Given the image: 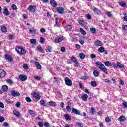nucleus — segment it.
I'll list each match as a JSON object with an SVG mask.
<instances>
[{"label": "nucleus", "mask_w": 127, "mask_h": 127, "mask_svg": "<svg viewBox=\"0 0 127 127\" xmlns=\"http://www.w3.org/2000/svg\"><path fill=\"white\" fill-rule=\"evenodd\" d=\"M95 64L97 67L99 68L101 71L103 72V73L106 75H108V69H107V68L106 66H105V65H104L102 62L98 61L95 63Z\"/></svg>", "instance_id": "1"}, {"label": "nucleus", "mask_w": 127, "mask_h": 127, "mask_svg": "<svg viewBox=\"0 0 127 127\" xmlns=\"http://www.w3.org/2000/svg\"><path fill=\"white\" fill-rule=\"evenodd\" d=\"M16 51L20 55H24L26 54V50L20 46H17Z\"/></svg>", "instance_id": "2"}, {"label": "nucleus", "mask_w": 127, "mask_h": 127, "mask_svg": "<svg viewBox=\"0 0 127 127\" xmlns=\"http://www.w3.org/2000/svg\"><path fill=\"white\" fill-rule=\"evenodd\" d=\"M64 81L65 82V84L67 86H68L69 87H70V86H72L73 85V82H72V80L69 78V77H66L64 79Z\"/></svg>", "instance_id": "3"}, {"label": "nucleus", "mask_w": 127, "mask_h": 127, "mask_svg": "<svg viewBox=\"0 0 127 127\" xmlns=\"http://www.w3.org/2000/svg\"><path fill=\"white\" fill-rule=\"evenodd\" d=\"M4 58L6 60H8V62H12V56H10V55H8L7 54H5Z\"/></svg>", "instance_id": "4"}, {"label": "nucleus", "mask_w": 127, "mask_h": 127, "mask_svg": "<svg viewBox=\"0 0 127 127\" xmlns=\"http://www.w3.org/2000/svg\"><path fill=\"white\" fill-rule=\"evenodd\" d=\"M71 60L72 61V62H74V63H75L77 67H79V62L77 61V58L76 57L74 56L71 57Z\"/></svg>", "instance_id": "5"}, {"label": "nucleus", "mask_w": 127, "mask_h": 127, "mask_svg": "<svg viewBox=\"0 0 127 127\" xmlns=\"http://www.w3.org/2000/svg\"><path fill=\"white\" fill-rule=\"evenodd\" d=\"M72 112L73 114H75V115H79L80 116H83V114L81 113L80 110L76 108H72Z\"/></svg>", "instance_id": "6"}, {"label": "nucleus", "mask_w": 127, "mask_h": 127, "mask_svg": "<svg viewBox=\"0 0 127 127\" xmlns=\"http://www.w3.org/2000/svg\"><path fill=\"white\" fill-rule=\"evenodd\" d=\"M19 79L22 82H24L27 80V76L26 75H24L23 74H21L19 76Z\"/></svg>", "instance_id": "7"}, {"label": "nucleus", "mask_w": 127, "mask_h": 127, "mask_svg": "<svg viewBox=\"0 0 127 127\" xmlns=\"http://www.w3.org/2000/svg\"><path fill=\"white\" fill-rule=\"evenodd\" d=\"M57 11L60 14H62V13H64V8L62 7H58L56 8Z\"/></svg>", "instance_id": "8"}, {"label": "nucleus", "mask_w": 127, "mask_h": 127, "mask_svg": "<svg viewBox=\"0 0 127 127\" xmlns=\"http://www.w3.org/2000/svg\"><path fill=\"white\" fill-rule=\"evenodd\" d=\"M6 76V72L2 69H0V78H4Z\"/></svg>", "instance_id": "9"}, {"label": "nucleus", "mask_w": 127, "mask_h": 127, "mask_svg": "<svg viewBox=\"0 0 127 127\" xmlns=\"http://www.w3.org/2000/svg\"><path fill=\"white\" fill-rule=\"evenodd\" d=\"M64 39V36H61L58 38V39H56L54 40V43H59V42H61L62 40Z\"/></svg>", "instance_id": "10"}, {"label": "nucleus", "mask_w": 127, "mask_h": 127, "mask_svg": "<svg viewBox=\"0 0 127 127\" xmlns=\"http://www.w3.org/2000/svg\"><path fill=\"white\" fill-rule=\"evenodd\" d=\"M93 11L96 14H97L98 15H100L102 14V11L100 10L98 8H96L95 7H93Z\"/></svg>", "instance_id": "11"}, {"label": "nucleus", "mask_w": 127, "mask_h": 127, "mask_svg": "<svg viewBox=\"0 0 127 127\" xmlns=\"http://www.w3.org/2000/svg\"><path fill=\"white\" fill-rule=\"evenodd\" d=\"M35 65H36V68L38 69V70H41L42 69V66L38 62H35Z\"/></svg>", "instance_id": "12"}, {"label": "nucleus", "mask_w": 127, "mask_h": 127, "mask_svg": "<svg viewBox=\"0 0 127 127\" xmlns=\"http://www.w3.org/2000/svg\"><path fill=\"white\" fill-rule=\"evenodd\" d=\"M94 45H96V46H103V43L101 41L97 40L94 42Z\"/></svg>", "instance_id": "13"}, {"label": "nucleus", "mask_w": 127, "mask_h": 127, "mask_svg": "<svg viewBox=\"0 0 127 127\" xmlns=\"http://www.w3.org/2000/svg\"><path fill=\"white\" fill-rule=\"evenodd\" d=\"M3 14L5 16H7V15H9V12H8V10H7V7L6 6L4 7L3 8Z\"/></svg>", "instance_id": "14"}, {"label": "nucleus", "mask_w": 127, "mask_h": 127, "mask_svg": "<svg viewBox=\"0 0 127 127\" xmlns=\"http://www.w3.org/2000/svg\"><path fill=\"white\" fill-rule=\"evenodd\" d=\"M33 97L35 98V99H37V100H40V95L36 92L33 93Z\"/></svg>", "instance_id": "15"}, {"label": "nucleus", "mask_w": 127, "mask_h": 127, "mask_svg": "<svg viewBox=\"0 0 127 127\" xmlns=\"http://www.w3.org/2000/svg\"><path fill=\"white\" fill-rule=\"evenodd\" d=\"M28 10L31 12H35V10H36L35 6H32V5H30L28 7Z\"/></svg>", "instance_id": "16"}, {"label": "nucleus", "mask_w": 127, "mask_h": 127, "mask_svg": "<svg viewBox=\"0 0 127 127\" xmlns=\"http://www.w3.org/2000/svg\"><path fill=\"white\" fill-rule=\"evenodd\" d=\"M50 3L53 7H56L57 6V3L54 0H50Z\"/></svg>", "instance_id": "17"}, {"label": "nucleus", "mask_w": 127, "mask_h": 127, "mask_svg": "<svg viewBox=\"0 0 127 127\" xmlns=\"http://www.w3.org/2000/svg\"><path fill=\"white\" fill-rule=\"evenodd\" d=\"M16 117H17V118H18V119H20L21 120H22L23 121V120H24V118H22V115H21L20 112H19L17 110L16 111Z\"/></svg>", "instance_id": "18"}, {"label": "nucleus", "mask_w": 127, "mask_h": 127, "mask_svg": "<svg viewBox=\"0 0 127 127\" xmlns=\"http://www.w3.org/2000/svg\"><path fill=\"white\" fill-rule=\"evenodd\" d=\"M81 98L84 101H87L88 100V94H84L81 96Z\"/></svg>", "instance_id": "19"}, {"label": "nucleus", "mask_w": 127, "mask_h": 127, "mask_svg": "<svg viewBox=\"0 0 127 127\" xmlns=\"http://www.w3.org/2000/svg\"><path fill=\"white\" fill-rule=\"evenodd\" d=\"M117 67H119V68H121V69H124V68H125V65L119 62H117Z\"/></svg>", "instance_id": "20"}, {"label": "nucleus", "mask_w": 127, "mask_h": 127, "mask_svg": "<svg viewBox=\"0 0 127 127\" xmlns=\"http://www.w3.org/2000/svg\"><path fill=\"white\" fill-rule=\"evenodd\" d=\"M104 65L106 67H111L112 66V63H110V61H107L104 63Z\"/></svg>", "instance_id": "21"}, {"label": "nucleus", "mask_w": 127, "mask_h": 127, "mask_svg": "<svg viewBox=\"0 0 127 127\" xmlns=\"http://www.w3.org/2000/svg\"><path fill=\"white\" fill-rule=\"evenodd\" d=\"M64 118L65 120H67V121H71V120H72V118L68 114L64 115Z\"/></svg>", "instance_id": "22"}, {"label": "nucleus", "mask_w": 127, "mask_h": 127, "mask_svg": "<svg viewBox=\"0 0 127 127\" xmlns=\"http://www.w3.org/2000/svg\"><path fill=\"white\" fill-rule=\"evenodd\" d=\"M9 96H12V97H15L16 96V91L15 90H12L10 91V94L8 93Z\"/></svg>", "instance_id": "23"}, {"label": "nucleus", "mask_w": 127, "mask_h": 127, "mask_svg": "<svg viewBox=\"0 0 127 127\" xmlns=\"http://www.w3.org/2000/svg\"><path fill=\"white\" fill-rule=\"evenodd\" d=\"M2 90L4 91V92H7L8 91V86L7 85H3L2 86Z\"/></svg>", "instance_id": "24"}, {"label": "nucleus", "mask_w": 127, "mask_h": 127, "mask_svg": "<svg viewBox=\"0 0 127 127\" xmlns=\"http://www.w3.org/2000/svg\"><path fill=\"white\" fill-rule=\"evenodd\" d=\"M118 120L120 122H124L126 120V117L124 115H122L118 118Z\"/></svg>", "instance_id": "25"}, {"label": "nucleus", "mask_w": 127, "mask_h": 127, "mask_svg": "<svg viewBox=\"0 0 127 127\" xmlns=\"http://www.w3.org/2000/svg\"><path fill=\"white\" fill-rule=\"evenodd\" d=\"M29 33H31V34H36V31H35V29L33 28L30 29L29 30Z\"/></svg>", "instance_id": "26"}, {"label": "nucleus", "mask_w": 127, "mask_h": 127, "mask_svg": "<svg viewBox=\"0 0 127 127\" xmlns=\"http://www.w3.org/2000/svg\"><path fill=\"white\" fill-rule=\"evenodd\" d=\"M105 14H106V15H107V16H108V17H110L111 18H113V17H114L113 14H112V13H111L110 12H106L105 13Z\"/></svg>", "instance_id": "27"}, {"label": "nucleus", "mask_w": 127, "mask_h": 127, "mask_svg": "<svg viewBox=\"0 0 127 127\" xmlns=\"http://www.w3.org/2000/svg\"><path fill=\"white\" fill-rule=\"evenodd\" d=\"M40 104L41 106L46 107V104L45 103V101L44 100H41L40 101Z\"/></svg>", "instance_id": "28"}, {"label": "nucleus", "mask_w": 127, "mask_h": 127, "mask_svg": "<svg viewBox=\"0 0 127 127\" xmlns=\"http://www.w3.org/2000/svg\"><path fill=\"white\" fill-rule=\"evenodd\" d=\"M93 75L95 77H99L100 73L98 70H94L93 71Z\"/></svg>", "instance_id": "29"}, {"label": "nucleus", "mask_w": 127, "mask_h": 127, "mask_svg": "<svg viewBox=\"0 0 127 127\" xmlns=\"http://www.w3.org/2000/svg\"><path fill=\"white\" fill-rule=\"evenodd\" d=\"M1 31H2V32H7V29H6V27L5 26H2L1 28Z\"/></svg>", "instance_id": "30"}, {"label": "nucleus", "mask_w": 127, "mask_h": 127, "mask_svg": "<svg viewBox=\"0 0 127 127\" xmlns=\"http://www.w3.org/2000/svg\"><path fill=\"white\" fill-rule=\"evenodd\" d=\"M49 105H50L51 107H55L56 106V103L54 101H50L49 102Z\"/></svg>", "instance_id": "31"}, {"label": "nucleus", "mask_w": 127, "mask_h": 127, "mask_svg": "<svg viewBox=\"0 0 127 127\" xmlns=\"http://www.w3.org/2000/svg\"><path fill=\"white\" fill-rule=\"evenodd\" d=\"M98 51L100 53H103V52H104V51H105V48L101 46V47L98 48Z\"/></svg>", "instance_id": "32"}, {"label": "nucleus", "mask_w": 127, "mask_h": 127, "mask_svg": "<svg viewBox=\"0 0 127 127\" xmlns=\"http://www.w3.org/2000/svg\"><path fill=\"white\" fill-rule=\"evenodd\" d=\"M119 5H120V6H122V7H126V6H127V4H126L125 2L122 1L119 3Z\"/></svg>", "instance_id": "33"}, {"label": "nucleus", "mask_w": 127, "mask_h": 127, "mask_svg": "<svg viewBox=\"0 0 127 127\" xmlns=\"http://www.w3.org/2000/svg\"><path fill=\"white\" fill-rule=\"evenodd\" d=\"M29 114H30L31 116H32V117H35V113H34V111H33L32 110H29Z\"/></svg>", "instance_id": "34"}, {"label": "nucleus", "mask_w": 127, "mask_h": 127, "mask_svg": "<svg viewBox=\"0 0 127 127\" xmlns=\"http://www.w3.org/2000/svg\"><path fill=\"white\" fill-rule=\"evenodd\" d=\"M36 48L39 51H40V52H42V51H43V48H42V47H41L40 45L37 46Z\"/></svg>", "instance_id": "35"}, {"label": "nucleus", "mask_w": 127, "mask_h": 127, "mask_svg": "<svg viewBox=\"0 0 127 127\" xmlns=\"http://www.w3.org/2000/svg\"><path fill=\"white\" fill-rule=\"evenodd\" d=\"M76 125L80 127H84V124L82 122H77Z\"/></svg>", "instance_id": "36"}, {"label": "nucleus", "mask_w": 127, "mask_h": 127, "mask_svg": "<svg viewBox=\"0 0 127 127\" xmlns=\"http://www.w3.org/2000/svg\"><path fill=\"white\" fill-rule=\"evenodd\" d=\"M79 56L81 59H84L85 58V54L82 53H80L79 54Z\"/></svg>", "instance_id": "37"}, {"label": "nucleus", "mask_w": 127, "mask_h": 127, "mask_svg": "<svg viewBox=\"0 0 127 127\" xmlns=\"http://www.w3.org/2000/svg\"><path fill=\"white\" fill-rule=\"evenodd\" d=\"M78 23L80 24V25H81V26H84L85 25L83 20H79L78 21Z\"/></svg>", "instance_id": "38"}, {"label": "nucleus", "mask_w": 127, "mask_h": 127, "mask_svg": "<svg viewBox=\"0 0 127 127\" xmlns=\"http://www.w3.org/2000/svg\"><path fill=\"white\" fill-rule=\"evenodd\" d=\"M111 66H112L113 67V68H114V69H117V68H118V65H117V63L116 64V63H111Z\"/></svg>", "instance_id": "39"}, {"label": "nucleus", "mask_w": 127, "mask_h": 127, "mask_svg": "<svg viewBox=\"0 0 127 127\" xmlns=\"http://www.w3.org/2000/svg\"><path fill=\"white\" fill-rule=\"evenodd\" d=\"M55 24L54 25V26H59V22L58 21V18H56L55 19Z\"/></svg>", "instance_id": "40"}, {"label": "nucleus", "mask_w": 127, "mask_h": 127, "mask_svg": "<svg viewBox=\"0 0 127 127\" xmlns=\"http://www.w3.org/2000/svg\"><path fill=\"white\" fill-rule=\"evenodd\" d=\"M80 31L81 33H82V34H83V35H86V34H87V33L85 31V30H84V29H83V28H80Z\"/></svg>", "instance_id": "41"}, {"label": "nucleus", "mask_w": 127, "mask_h": 127, "mask_svg": "<svg viewBox=\"0 0 127 127\" xmlns=\"http://www.w3.org/2000/svg\"><path fill=\"white\" fill-rule=\"evenodd\" d=\"M86 16L87 19H88V20H91V19H92V16L91 15V14H87L86 15Z\"/></svg>", "instance_id": "42"}, {"label": "nucleus", "mask_w": 127, "mask_h": 127, "mask_svg": "<svg viewBox=\"0 0 127 127\" xmlns=\"http://www.w3.org/2000/svg\"><path fill=\"white\" fill-rule=\"evenodd\" d=\"M23 67L25 70H28V69H29V67L26 64H24L23 65Z\"/></svg>", "instance_id": "43"}, {"label": "nucleus", "mask_w": 127, "mask_h": 127, "mask_svg": "<svg viewBox=\"0 0 127 127\" xmlns=\"http://www.w3.org/2000/svg\"><path fill=\"white\" fill-rule=\"evenodd\" d=\"M30 42L32 44H36V39H30Z\"/></svg>", "instance_id": "44"}, {"label": "nucleus", "mask_w": 127, "mask_h": 127, "mask_svg": "<svg viewBox=\"0 0 127 127\" xmlns=\"http://www.w3.org/2000/svg\"><path fill=\"white\" fill-rule=\"evenodd\" d=\"M40 42L42 43V44H43V43H44V42L45 41V39H44V38H43V37H41L40 38Z\"/></svg>", "instance_id": "45"}, {"label": "nucleus", "mask_w": 127, "mask_h": 127, "mask_svg": "<svg viewBox=\"0 0 127 127\" xmlns=\"http://www.w3.org/2000/svg\"><path fill=\"white\" fill-rule=\"evenodd\" d=\"M44 126L45 127H51V126L50 125V124L48 122H45L44 123Z\"/></svg>", "instance_id": "46"}, {"label": "nucleus", "mask_w": 127, "mask_h": 127, "mask_svg": "<svg viewBox=\"0 0 127 127\" xmlns=\"http://www.w3.org/2000/svg\"><path fill=\"white\" fill-rule=\"evenodd\" d=\"M91 85L92 87H97V83H96L95 81H92L91 82Z\"/></svg>", "instance_id": "47"}, {"label": "nucleus", "mask_w": 127, "mask_h": 127, "mask_svg": "<svg viewBox=\"0 0 127 127\" xmlns=\"http://www.w3.org/2000/svg\"><path fill=\"white\" fill-rule=\"evenodd\" d=\"M90 113L91 115H94V114H95V108L94 107H91Z\"/></svg>", "instance_id": "48"}, {"label": "nucleus", "mask_w": 127, "mask_h": 127, "mask_svg": "<svg viewBox=\"0 0 127 127\" xmlns=\"http://www.w3.org/2000/svg\"><path fill=\"white\" fill-rule=\"evenodd\" d=\"M6 82L7 83H8V84H10L11 85H12V84H13V81H12L11 79H7Z\"/></svg>", "instance_id": "49"}, {"label": "nucleus", "mask_w": 127, "mask_h": 127, "mask_svg": "<svg viewBox=\"0 0 127 127\" xmlns=\"http://www.w3.org/2000/svg\"><path fill=\"white\" fill-rule=\"evenodd\" d=\"M90 31L91 33H96V29L95 28H91Z\"/></svg>", "instance_id": "50"}, {"label": "nucleus", "mask_w": 127, "mask_h": 127, "mask_svg": "<svg viewBox=\"0 0 127 127\" xmlns=\"http://www.w3.org/2000/svg\"><path fill=\"white\" fill-rule=\"evenodd\" d=\"M26 101L28 102V103H30L31 102V98L29 97H26Z\"/></svg>", "instance_id": "51"}, {"label": "nucleus", "mask_w": 127, "mask_h": 127, "mask_svg": "<svg viewBox=\"0 0 127 127\" xmlns=\"http://www.w3.org/2000/svg\"><path fill=\"white\" fill-rule=\"evenodd\" d=\"M66 29H67V30H71V29H72V26L68 25L67 26H66Z\"/></svg>", "instance_id": "52"}, {"label": "nucleus", "mask_w": 127, "mask_h": 127, "mask_svg": "<svg viewBox=\"0 0 127 127\" xmlns=\"http://www.w3.org/2000/svg\"><path fill=\"white\" fill-rule=\"evenodd\" d=\"M8 39H9V40H11L13 39V35H8Z\"/></svg>", "instance_id": "53"}, {"label": "nucleus", "mask_w": 127, "mask_h": 127, "mask_svg": "<svg viewBox=\"0 0 127 127\" xmlns=\"http://www.w3.org/2000/svg\"><path fill=\"white\" fill-rule=\"evenodd\" d=\"M21 105V103L20 102L18 101L16 103V107L17 108H20V106Z\"/></svg>", "instance_id": "54"}, {"label": "nucleus", "mask_w": 127, "mask_h": 127, "mask_svg": "<svg viewBox=\"0 0 127 127\" xmlns=\"http://www.w3.org/2000/svg\"><path fill=\"white\" fill-rule=\"evenodd\" d=\"M122 104H123V106L124 107V108H127V102L123 101Z\"/></svg>", "instance_id": "55"}, {"label": "nucleus", "mask_w": 127, "mask_h": 127, "mask_svg": "<svg viewBox=\"0 0 127 127\" xmlns=\"http://www.w3.org/2000/svg\"><path fill=\"white\" fill-rule=\"evenodd\" d=\"M47 49L49 52H51V51H52V47L51 46H48Z\"/></svg>", "instance_id": "56"}, {"label": "nucleus", "mask_w": 127, "mask_h": 127, "mask_svg": "<svg viewBox=\"0 0 127 127\" xmlns=\"http://www.w3.org/2000/svg\"><path fill=\"white\" fill-rule=\"evenodd\" d=\"M11 9H12V10H15L16 9V5L14 4H12Z\"/></svg>", "instance_id": "57"}, {"label": "nucleus", "mask_w": 127, "mask_h": 127, "mask_svg": "<svg viewBox=\"0 0 127 127\" xmlns=\"http://www.w3.org/2000/svg\"><path fill=\"white\" fill-rule=\"evenodd\" d=\"M105 122H106V123H110V122H111V118L106 117L105 118Z\"/></svg>", "instance_id": "58"}, {"label": "nucleus", "mask_w": 127, "mask_h": 127, "mask_svg": "<svg viewBox=\"0 0 127 127\" xmlns=\"http://www.w3.org/2000/svg\"><path fill=\"white\" fill-rule=\"evenodd\" d=\"M34 79H35V80H37V81H40V80H41V77L39 76H35Z\"/></svg>", "instance_id": "59"}, {"label": "nucleus", "mask_w": 127, "mask_h": 127, "mask_svg": "<svg viewBox=\"0 0 127 127\" xmlns=\"http://www.w3.org/2000/svg\"><path fill=\"white\" fill-rule=\"evenodd\" d=\"M122 29L124 31H127V25H124L122 27Z\"/></svg>", "instance_id": "60"}, {"label": "nucleus", "mask_w": 127, "mask_h": 127, "mask_svg": "<svg viewBox=\"0 0 127 127\" xmlns=\"http://www.w3.org/2000/svg\"><path fill=\"white\" fill-rule=\"evenodd\" d=\"M43 125H44V124H43V122H38V126H39L40 127H43Z\"/></svg>", "instance_id": "61"}, {"label": "nucleus", "mask_w": 127, "mask_h": 127, "mask_svg": "<svg viewBox=\"0 0 127 127\" xmlns=\"http://www.w3.org/2000/svg\"><path fill=\"white\" fill-rule=\"evenodd\" d=\"M65 51H66V49H65V47H61V51L64 53L65 52Z\"/></svg>", "instance_id": "62"}, {"label": "nucleus", "mask_w": 127, "mask_h": 127, "mask_svg": "<svg viewBox=\"0 0 127 127\" xmlns=\"http://www.w3.org/2000/svg\"><path fill=\"white\" fill-rule=\"evenodd\" d=\"M66 110L67 111V112H70V111H71V107L69 106H67L66 107Z\"/></svg>", "instance_id": "63"}, {"label": "nucleus", "mask_w": 127, "mask_h": 127, "mask_svg": "<svg viewBox=\"0 0 127 127\" xmlns=\"http://www.w3.org/2000/svg\"><path fill=\"white\" fill-rule=\"evenodd\" d=\"M4 121V117H0V123H2V122Z\"/></svg>", "instance_id": "64"}]
</instances>
